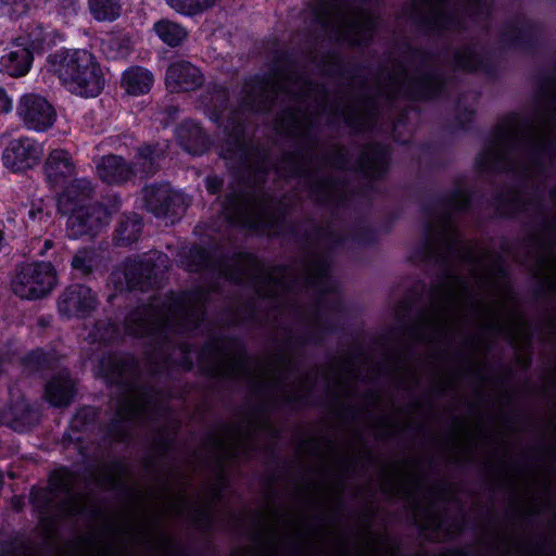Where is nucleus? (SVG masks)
I'll return each mask as SVG.
<instances>
[{
	"label": "nucleus",
	"mask_w": 556,
	"mask_h": 556,
	"mask_svg": "<svg viewBox=\"0 0 556 556\" xmlns=\"http://www.w3.org/2000/svg\"><path fill=\"white\" fill-rule=\"evenodd\" d=\"M17 114L26 128L35 131H46L56 119L54 108L38 94L29 93L21 98Z\"/></svg>",
	"instance_id": "nucleus-20"
},
{
	"label": "nucleus",
	"mask_w": 556,
	"mask_h": 556,
	"mask_svg": "<svg viewBox=\"0 0 556 556\" xmlns=\"http://www.w3.org/2000/svg\"><path fill=\"white\" fill-rule=\"evenodd\" d=\"M371 401L374 405H377L379 402V396L376 393H371Z\"/></svg>",
	"instance_id": "nucleus-58"
},
{
	"label": "nucleus",
	"mask_w": 556,
	"mask_h": 556,
	"mask_svg": "<svg viewBox=\"0 0 556 556\" xmlns=\"http://www.w3.org/2000/svg\"><path fill=\"white\" fill-rule=\"evenodd\" d=\"M12 109V101L9 99V97L3 92L0 91V110L2 112H10Z\"/></svg>",
	"instance_id": "nucleus-52"
},
{
	"label": "nucleus",
	"mask_w": 556,
	"mask_h": 556,
	"mask_svg": "<svg viewBox=\"0 0 556 556\" xmlns=\"http://www.w3.org/2000/svg\"><path fill=\"white\" fill-rule=\"evenodd\" d=\"M52 224L51 213L45 207L42 202L33 204L28 211L26 227L30 232H42Z\"/></svg>",
	"instance_id": "nucleus-41"
},
{
	"label": "nucleus",
	"mask_w": 556,
	"mask_h": 556,
	"mask_svg": "<svg viewBox=\"0 0 556 556\" xmlns=\"http://www.w3.org/2000/svg\"><path fill=\"white\" fill-rule=\"evenodd\" d=\"M97 173L101 180L110 185L123 184L134 176L130 163L115 154L103 156L97 164Z\"/></svg>",
	"instance_id": "nucleus-28"
},
{
	"label": "nucleus",
	"mask_w": 556,
	"mask_h": 556,
	"mask_svg": "<svg viewBox=\"0 0 556 556\" xmlns=\"http://www.w3.org/2000/svg\"><path fill=\"white\" fill-rule=\"evenodd\" d=\"M49 71L67 89L83 97H96L104 87V76L96 58L87 50L58 51L48 58Z\"/></svg>",
	"instance_id": "nucleus-10"
},
{
	"label": "nucleus",
	"mask_w": 556,
	"mask_h": 556,
	"mask_svg": "<svg viewBox=\"0 0 556 556\" xmlns=\"http://www.w3.org/2000/svg\"><path fill=\"white\" fill-rule=\"evenodd\" d=\"M39 420L38 414L25 399H18L5 408L0 415L1 424L14 431L23 432L31 428Z\"/></svg>",
	"instance_id": "nucleus-26"
},
{
	"label": "nucleus",
	"mask_w": 556,
	"mask_h": 556,
	"mask_svg": "<svg viewBox=\"0 0 556 556\" xmlns=\"http://www.w3.org/2000/svg\"><path fill=\"white\" fill-rule=\"evenodd\" d=\"M179 144L185 151L193 155L204 153L208 148V138L199 124L186 121L177 129Z\"/></svg>",
	"instance_id": "nucleus-30"
},
{
	"label": "nucleus",
	"mask_w": 556,
	"mask_h": 556,
	"mask_svg": "<svg viewBox=\"0 0 556 556\" xmlns=\"http://www.w3.org/2000/svg\"><path fill=\"white\" fill-rule=\"evenodd\" d=\"M3 372V369H2V362L0 361V375Z\"/></svg>",
	"instance_id": "nucleus-60"
},
{
	"label": "nucleus",
	"mask_w": 556,
	"mask_h": 556,
	"mask_svg": "<svg viewBox=\"0 0 556 556\" xmlns=\"http://www.w3.org/2000/svg\"><path fill=\"white\" fill-rule=\"evenodd\" d=\"M75 395V383L67 371L53 376L45 390L46 400L54 407L70 405Z\"/></svg>",
	"instance_id": "nucleus-29"
},
{
	"label": "nucleus",
	"mask_w": 556,
	"mask_h": 556,
	"mask_svg": "<svg viewBox=\"0 0 556 556\" xmlns=\"http://www.w3.org/2000/svg\"><path fill=\"white\" fill-rule=\"evenodd\" d=\"M18 39L21 43H25L31 52H40L54 43V35L48 31L42 25L34 24L29 26L27 37Z\"/></svg>",
	"instance_id": "nucleus-38"
},
{
	"label": "nucleus",
	"mask_w": 556,
	"mask_h": 556,
	"mask_svg": "<svg viewBox=\"0 0 556 556\" xmlns=\"http://www.w3.org/2000/svg\"><path fill=\"white\" fill-rule=\"evenodd\" d=\"M153 29L159 38L170 47L181 45L188 36V31L184 26L166 18L156 22Z\"/></svg>",
	"instance_id": "nucleus-36"
},
{
	"label": "nucleus",
	"mask_w": 556,
	"mask_h": 556,
	"mask_svg": "<svg viewBox=\"0 0 556 556\" xmlns=\"http://www.w3.org/2000/svg\"><path fill=\"white\" fill-rule=\"evenodd\" d=\"M211 258L207 251L203 248L194 247L190 249L186 262V267L189 271H198L208 267Z\"/></svg>",
	"instance_id": "nucleus-44"
},
{
	"label": "nucleus",
	"mask_w": 556,
	"mask_h": 556,
	"mask_svg": "<svg viewBox=\"0 0 556 556\" xmlns=\"http://www.w3.org/2000/svg\"><path fill=\"white\" fill-rule=\"evenodd\" d=\"M56 281V271L51 263L35 262L17 267L11 286L21 299L37 300L49 294Z\"/></svg>",
	"instance_id": "nucleus-15"
},
{
	"label": "nucleus",
	"mask_w": 556,
	"mask_h": 556,
	"mask_svg": "<svg viewBox=\"0 0 556 556\" xmlns=\"http://www.w3.org/2000/svg\"><path fill=\"white\" fill-rule=\"evenodd\" d=\"M27 10L26 0H0V13L11 18L25 14Z\"/></svg>",
	"instance_id": "nucleus-46"
},
{
	"label": "nucleus",
	"mask_w": 556,
	"mask_h": 556,
	"mask_svg": "<svg viewBox=\"0 0 556 556\" xmlns=\"http://www.w3.org/2000/svg\"><path fill=\"white\" fill-rule=\"evenodd\" d=\"M165 152L166 146L161 143L142 144L138 147L134 161L130 163L132 175L150 177L156 174Z\"/></svg>",
	"instance_id": "nucleus-25"
},
{
	"label": "nucleus",
	"mask_w": 556,
	"mask_h": 556,
	"mask_svg": "<svg viewBox=\"0 0 556 556\" xmlns=\"http://www.w3.org/2000/svg\"><path fill=\"white\" fill-rule=\"evenodd\" d=\"M538 261L542 269L556 270V240L553 245L544 243Z\"/></svg>",
	"instance_id": "nucleus-48"
},
{
	"label": "nucleus",
	"mask_w": 556,
	"mask_h": 556,
	"mask_svg": "<svg viewBox=\"0 0 556 556\" xmlns=\"http://www.w3.org/2000/svg\"><path fill=\"white\" fill-rule=\"evenodd\" d=\"M94 191V185L88 178L72 179L58 195L59 213L65 215L88 205L92 202Z\"/></svg>",
	"instance_id": "nucleus-24"
},
{
	"label": "nucleus",
	"mask_w": 556,
	"mask_h": 556,
	"mask_svg": "<svg viewBox=\"0 0 556 556\" xmlns=\"http://www.w3.org/2000/svg\"><path fill=\"white\" fill-rule=\"evenodd\" d=\"M93 417L94 412L91 408H83L76 414L74 422H78L79 420H86L87 418Z\"/></svg>",
	"instance_id": "nucleus-53"
},
{
	"label": "nucleus",
	"mask_w": 556,
	"mask_h": 556,
	"mask_svg": "<svg viewBox=\"0 0 556 556\" xmlns=\"http://www.w3.org/2000/svg\"><path fill=\"white\" fill-rule=\"evenodd\" d=\"M167 114L169 117L174 118L177 113H178V108L176 106H169L167 110H166Z\"/></svg>",
	"instance_id": "nucleus-56"
},
{
	"label": "nucleus",
	"mask_w": 556,
	"mask_h": 556,
	"mask_svg": "<svg viewBox=\"0 0 556 556\" xmlns=\"http://www.w3.org/2000/svg\"><path fill=\"white\" fill-rule=\"evenodd\" d=\"M478 16L486 10L484 0H414L416 18L432 31L454 29L460 26L459 9Z\"/></svg>",
	"instance_id": "nucleus-11"
},
{
	"label": "nucleus",
	"mask_w": 556,
	"mask_h": 556,
	"mask_svg": "<svg viewBox=\"0 0 556 556\" xmlns=\"http://www.w3.org/2000/svg\"><path fill=\"white\" fill-rule=\"evenodd\" d=\"M41 357H42V354L36 352L28 356V362H36L38 364V368H41L40 362H39L41 359Z\"/></svg>",
	"instance_id": "nucleus-54"
},
{
	"label": "nucleus",
	"mask_w": 556,
	"mask_h": 556,
	"mask_svg": "<svg viewBox=\"0 0 556 556\" xmlns=\"http://www.w3.org/2000/svg\"><path fill=\"white\" fill-rule=\"evenodd\" d=\"M532 33V26L526 22H517L507 27L503 34V41L507 45L519 46L527 40Z\"/></svg>",
	"instance_id": "nucleus-43"
},
{
	"label": "nucleus",
	"mask_w": 556,
	"mask_h": 556,
	"mask_svg": "<svg viewBox=\"0 0 556 556\" xmlns=\"http://www.w3.org/2000/svg\"><path fill=\"white\" fill-rule=\"evenodd\" d=\"M76 477L65 470L55 471L50 478L48 489H39L31 493V501L36 508L48 514L51 509L70 516L80 514L86 504L85 496L74 491Z\"/></svg>",
	"instance_id": "nucleus-13"
},
{
	"label": "nucleus",
	"mask_w": 556,
	"mask_h": 556,
	"mask_svg": "<svg viewBox=\"0 0 556 556\" xmlns=\"http://www.w3.org/2000/svg\"><path fill=\"white\" fill-rule=\"evenodd\" d=\"M227 100V93L225 89L219 88L215 91V94L212 96V99L206 105L213 108L214 110H222L224 108L225 101Z\"/></svg>",
	"instance_id": "nucleus-49"
},
{
	"label": "nucleus",
	"mask_w": 556,
	"mask_h": 556,
	"mask_svg": "<svg viewBox=\"0 0 556 556\" xmlns=\"http://www.w3.org/2000/svg\"><path fill=\"white\" fill-rule=\"evenodd\" d=\"M207 293L202 289L153 299L148 305L136 307L126 318V331L134 337L150 338L154 343L151 359L164 365L177 363L189 370L192 367L189 345L173 343L177 332L194 329L203 319Z\"/></svg>",
	"instance_id": "nucleus-6"
},
{
	"label": "nucleus",
	"mask_w": 556,
	"mask_h": 556,
	"mask_svg": "<svg viewBox=\"0 0 556 556\" xmlns=\"http://www.w3.org/2000/svg\"><path fill=\"white\" fill-rule=\"evenodd\" d=\"M223 181L217 176H210L205 180L206 189L210 193L215 194L222 189Z\"/></svg>",
	"instance_id": "nucleus-50"
},
{
	"label": "nucleus",
	"mask_w": 556,
	"mask_h": 556,
	"mask_svg": "<svg viewBox=\"0 0 556 556\" xmlns=\"http://www.w3.org/2000/svg\"><path fill=\"white\" fill-rule=\"evenodd\" d=\"M410 311V304L407 302L402 303L396 309V319L401 324H405L406 313Z\"/></svg>",
	"instance_id": "nucleus-51"
},
{
	"label": "nucleus",
	"mask_w": 556,
	"mask_h": 556,
	"mask_svg": "<svg viewBox=\"0 0 556 556\" xmlns=\"http://www.w3.org/2000/svg\"><path fill=\"white\" fill-rule=\"evenodd\" d=\"M225 479L222 472L217 483L204 494L190 497L185 491L167 495L163 509L165 513L181 517L199 529H207L213 523L214 508L222 497Z\"/></svg>",
	"instance_id": "nucleus-12"
},
{
	"label": "nucleus",
	"mask_w": 556,
	"mask_h": 556,
	"mask_svg": "<svg viewBox=\"0 0 556 556\" xmlns=\"http://www.w3.org/2000/svg\"><path fill=\"white\" fill-rule=\"evenodd\" d=\"M142 219L138 214L124 215L115 229V240L118 245H129L136 242L142 230Z\"/></svg>",
	"instance_id": "nucleus-33"
},
{
	"label": "nucleus",
	"mask_w": 556,
	"mask_h": 556,
	"mask_svg": "<svg viewBox=\"0 0 556 556\" xmlns=\"http://www.w3.org/2000/svg\"><path fill=\"white\" fill-rule=\"evenodd\" d=\"M213 445L218 458H239L245 455L250 440L240 430H231L223 438H215Z\"/></svg>",
	"instance_id": "nucleus-31"
},
{
	"label": "nucleus",
	"mask_w": 556,
	"mask_h": 556,
	"mask_svg": "<svg viewBox=\"0 0 556 556\" xmlns=\"http://www.w3.org/2000/svg\"><path fill=\"white\" fill-rule=\"evenodd\" d=\"M155 262L165 267L167 256L163 253L154 252L149 257L128 258L119 268L112 273L111 281L115 289L119 291L144 290L154 282Z\"/></svg>",
	"instance_id": "nucleus-16"
},
{
	"label": "nucleus",
	"mask_w": 556,
	"mask_h": 556,
	"mask_svg": "<svg viewBox=\"0 0 556 556\" xmlns=\"http://www.w3.org/2000/svg\"><path fill=\"white\" fill-rule=\"evenodd\" d=\"M202 368L212 377L247 380L252 391L271 405H302L320 386L334 400L355 394V382L363 379L359 357L349 354L333 361L328 368L301 374L287 354L255 361L247 356L241 343L229 338L212 339L199 353Z\"/></svg>",
	"instance_id": "nucleus-4"
},
{
	"label": "nucleus",
	"mask_w": 556,
	"mask_h": 556,
	"mask_svg": "<svg viewBox=\"0 0 556 556\" xmlns=\"http://www.w3.org/2000/svg\"><path fill=\"white\" fill-rule=\"evenodd\" d=\"M316 239L317 249L294 267L268 268L245 253L217 266L219 276L252 286L270 302L275 323L286 328L290 345L319 341L332 329V313L340 303L337 282L329 276V257L321 249L337 247L343 238L328 225Z\"/></svg>",
	"instance_id": "nucleus-3"
},
{
	"label": "nucleus",
	"mask_w": 556,
	"mask_h": 556,
	"mask_svg": "<svg viewBox=\"0 0 556 556\" xmlns=\"http://www.w3.org/2000/svg\"><path fill=\"white\" fill-rule=\"evenodd\" d=\"M97 306V295L85 285H71L58 298V312L66 319L86 318Z\"/></svg>",
	"instance_id": "nucleus-19"
},
{
	"label": "nucleus",
	"mask_w": 556,
	"mask_h": 556,
	"mask_svg": "<svg viewBox=\"0 0 556 556\" xmlns=\"http://www.w3.org/2000/svg\"><path fill=\"white\" fill-rule=\"evenodd\" d=\"M16 39L10 51L0 59V72L12 77L26 75L33 63V52Z\"/></svg>",
	"instance_id": "nucleus-27"
},
{
	"label": "nucleus",
	"mask_w": 556,
	"mask_h": 556,
	"mask_svg": "<svg viewBox=\"0 0 556 556\" xmlns=\"http://www.w3.org/2000/svg\"><path fill=\"white\" fill-rule=\"evenodd\" d=\"M46 181L53 188L64 185L76 175L77 166L73 155L65 149H53L42 165Z\"/></svg>",
	"instance_id": "nucleus-23"
},
{
	"label": "nucleus",
	"mask_w": 556,
	"mask_h": 556,
	"mask_svg": "<svg viewBox=\"0 0 556 556\" xmlns=\"http://www.w3.org/2000/svg\"><path fill=\"white\" fill-rule=\"evenodd\" d=\"M54 247V243L51 239L45 240L43 249L39 252V254L43 255L46 252Z\"/></svg>",
	"instance_id": "nucleus-55"
},
{
	"label": "nucleus",
	"mask_w": 556,
	"mask_h": 556,
	"mask_svg": "<svg viewBox=\"0 0 556 556\" xmlns=\"http://www.w3.org/2000/svg\"><path fill=\"white\" fill-rule=\"evenodd\" d=\"M143 207L155 217L176 218L188 206L184 193L173 189L168 184H151L141 190Z\"/></svg>",
	"instance_id": "nucleus-18"
},
{
	"label": "nucleus",
	"mask_w": 556,
	"mask_h": 556,
	"mask_svg": "<svg viewBox=\"0 0 556 556\" xmlns=\"http://www.w3.org/2000/svg\"><path fill=\"white\" fill-rule=\"evenodd\" d=\"M289 204L257 186L233 190L223 204L225 218L253 230H271L285 216Z\"/></svg>",
	"instance_id": "nucleus-9"
},
{
	"label": "nucleus",
	"mask_w": 556,
	"mask_h": 556,
	"mask_svg": "<svg viewBox=\"0 0 556 556\" xmlns=\"http://www.w3.org/2000/svg\"><path fill=\"white\" fill-rule=\"evenodd\" d=\"M106 380L121 387L123 393L116 405L117 419L111 432L117 440H124L126 431L115 433L114 427L119 421H139L146 424L168 419V412L157 395L151 390H141L136 384L137 363L128 356H109L101 362Z\"/></svg>",
	"instance_id": "nucleus-7"
},
{
	"label": "nucleus",
	"mask_w": 556,
	"mask_h": 556,
	"mask_svg": "<svg viewBox=\"0 0 556 556\" xmlns=\"http://www.w3.org/2000/svg\"><path fill=\"white\" fill-rule=\"evenodd\" d=\"M468 205L467 191L456 190L440 212L430 216L424 240L412 255L414 261L443 267V277L431 290L429 306L407 329L415 341L448 343L466 326L503 336L511 343L527 332L502 261L476 260L454 227L453 214Z\"/></svg>",
	"instance_id": "nucleus-2"
},
{
	"label": "nucleus",
	"mask_w": 556,
	"mask_h": 556,
	"mask_svg": "<svg viewBox=\"0 0 556 556\" xmlns=\"http://www.w3.org/2000/svg\"><path fill=\"white\" fill-rule=\"evenodd\" d=\"M180 15L195 16L215 5L217 0H165Z\"/></svg>",
	"instance_id": "nucleus-39"
},
{
	"label": "nucleus",
	"mask_w": 556,
	"mask_h": 556,
	"mask_svg": "<svg viewBox=\"0 0 556 556\" xmlns=\"http://www.w3.org/2000/svg\"><path fill=\"white\" fill-rule=\"evenodd\" d=\"M89 8L98 21H113L121 13V5L116 0H89Z\"/></svg>",
	"instance_id": "nucleus-42"
},
{
	"label": "nucleus",
	"mask_w": 556,
	"mask_h": 556,
	"mask_svg": "<svg viewBox=\"0 0 556 556\" xmlns=\"http://www.w3.org/2000/svg\"><path fill=\"white\" fill-rule=\"evenodd\" d=\"M43 154L42 144L29 138L12 140L3 151V164L13 172L35 166Z\"/></svg>",
	"instance_id": "nucleus-21"
},
{
	"label": "nucleus",
	"mask_w": 556,
	"mask_h": 556,
	"mask_svg": "<svg viewBox=\"0 0 556 556\" xmlns=\"http://www.w3.org/2000/svg\"><path fill=\"white\" fill-rule=\"evenodd\" d=\"M165 84L172 92H189L204 84V75L189 61L178 60L168 65Z\"/></svg>",
	"instance_id": "nucleus-22"
},
{
	"label": "nucleus",
	"mask_w": 556,
	"mask_h": 556,
	"mask_svg": "<svg viewBox=\"0 0 556 556\" xmlns=\"http://www.w3.org/2000/svg\"><path fill=\"white\" fill-rule=\"evenodd\" d=\"M494 205L496 212L503 216H508L520 211L530 210V204L526 203L523 195L515 189H507L501 192L496 197Z\"/></svg>",
	"instance_id": "nucleus-35"
},
{
	"label": "nucleus",
	"mask_w": 556,
	"mask_h": 556,
	"mask_svg": "<svg viewBox=\"0 0 556 556\" xmlns=\"http://www.w3.org/2000/svg\"><path fill=\"white\" fill-rule=\"evenodd\" d=\"M118 483H119V478H117L115 476H112L110 478V485H111V488H116Z\"/></svg>",
	"instance_id": "nucleus-57"
},
{
	"label": "nucleus",
	"mask_w": 556,
	"mask_h": 556,
	"mask_svg": "<svg viewBox=\"0 0 556 556\" xmlns=\"http://www.w3.org/2000/svg\"><path fill=\"white\" fill-rule=\"evenodd\" d=\"M312 62L316 64V67L324 74L328 76L336 75L341 71V62L337 54L329 53L317 60L314 55L312 56Z\"/></svg>",
	"instance_id": "nucleus-45"
},
{
	"label": "nucleus",
	"mask_w": 556,
	"mask_h": 556,
	"mask_svg": "<svg viewBox=\"0 0 556 556\" xmlns=\"http://www.w3.org/2000/svg\"><path fill=\"white\" fill-rule=\"evenodd\" d=\"M312 22L324 35L361 45L371 38L376 17L369 9L351 0H313L309 2Z\"/></svg>",
	"instance_id": "nucleus-8"
},
{
	"label": "nucleus",
	"mask_w": 556,
	"mask_h": 556,
	"mask_svg": "<svg viewBox=\"0 0 556 556\" xmlns=\"http://www.w3.org/2000/svg\"><path fill=\"white\" fill-rule=\"evenodd\" d=\"M220 155L231 169L242 175L247 174L253 185L261 180L268 168L269 162L265 150L247 141L244 129L240 124L232 128L226 144L222 148Z\"/></svg>",
	"instance_id": "nucleus-14"
},
{
	"label": "nucleus",
	"mask_w": 556,
	"mask_h": 556,
	"mask_svg": "<svg viewBox=\"0 0 556 556\" xmlns=\"http://www.w3.org/2000/svg\"><path fill=\"white\" fill-rule=\"evenodd\" d=\"M100 265V258L93 248H81L72 257V269L80 277L91 275Z\"/></svg>",
	"instance_id": "nucleus-37"
},
{
	"label": "nucleus",
	"mask_w": 556,
	"mask_h": 556,
	"mask_svg": "<svg viewBox=\"0 0 556 556\" xmlns=\"http://www.w3.org/2000/svg\"><path fill=\"white\" fill-rule=\"evenodd\" d=\"M483 58L476 46H466L455 54V66L463 71H477L481 67Z\"/></svg>",
	"instance_id": "nucleus-40"
},
{
	"label": "nucleus",
	"mask_w": 556,
	"mask_h": 556,
	"mask_svg": "<svg viewBox=\"0 0 556 556\" xmlns=\"http://www.w3.org/2000/svg\"><path fill=\"white\" fill-rule=\"evenodd\" d=\"M552 198H553L554 202L556 203V189L553 191Z\"/></svg>",
	"instance_id": "nucleus-59"
},
{
	"label": "nucleus",
	"mask_w": 556,
	"mask_h": 556,
	"mask_svg": "<svg viewBox=\"0 0 556 556\" xmlns=\"http://www.w3.org/2000/svg\"><path fill=\"white\" fill-rule=\"evenodd\" d=\"M64 216L66 217L65 232L67 238L73 240L87 238L91 240L109 226L112 212L105 205L96 201Z\"/></svg>",
	"instance_id": "nucleus-17"
},
{
	"label": "nucleus",
	"mask_w": 556,
	"mask_h": 556,
	"mask_svg": "<svg viewBox=\"0 0 556 556\" xmlns=\"http://www.w3.org/2000/svg\"><path fill=\"white\" fill-rule=\"evenodd\" d=\"M442 76L432 66L431 59L419 51L410 52L407 63H392L370 83L362 86L354 99L341 98L330 102L324 86L313 85L290 63L277 64L273 73L253 77L243 87L242 105L253 111H266L276 100L287 102L277 118L276 128L302 140L298 151L285 155L276 164V173L283 177L299 176L308 194L321 203L340 204L345 200L346 187L333 180L327 167L359 169L375 177L387 170L389 151L380 144H368L359 157L352 161L342 147L324 151L311 130L323 115L329 122L342 119L355 130L372 126L382 104L400 97L429 99L440 93Z\"/></svg>",
	"instance_id": "nucleus-1"
},
{
	"label": "nucleus",
	"mask_w": 556,
	"mask_h": 556,
	"mask_svg": "<svg viewBox=\"0 0 556 556\" xmlns=\"http://www.w3.org/2000/svg\"><path fill=\"white\" fill-rule=\"evenodd\" d=\"M94 340H99L101 342H112L117 336V327L112 323H97L94 326L93 333L91 334Z\"/></svg>",
	"instance_id": "nucleus-47"
},
{
	"label": "nucleus",
	"mask_w": 556,
	"mask_h": 556,
	"mask_svg": "<svg viewBox=\"0 0 556 556\" xmlns=\"http://www.w3.org/2000/svg\"><path fill=\"white\" fill-rule=\"evenodd\" d=\"M154 83L150 71L140 66L126 70L122 77V87L128 94L140 96L148 93Z\"/></svg>",
	"instance_id": "nucleus-32"
},
{
	"label": "nucleus",
	"mask_w": 556,
	"mask_h": 556,
	"mask_svg": "<svg viewBox=\"0 0 556 556\" xmlns=\"http://www.w3.org/2000/svg\"><path fill=\"white\" fill-rule=\"evenodd\" d=\"M546 163L556 165L555 77L541 84L533 116L503 118L476 161L481 172H511L523 177L538 176Z\"/></svg>",
	"instance_id": "nucleus-5"
},
{
	"label": "nucleus",
	"mask_w": 556,
	"mask_h": 556,
	"mask_svg": "<svg viewBox=\"0 0 556 556\" xmlns=\"http://www.w3.org/2000/svg\"><path fill=\"white\" fill-rule=\"evenodd\" d=\"M383 489L393 495H405L414 506L415 510H418L421 504L417 500V492L421 489V482L414 479V489H410L406 478L392 473L386 481H383Z\"/></svg>",
	"instance_id": "nucleus-34"
}]
</instances>
